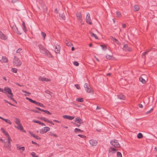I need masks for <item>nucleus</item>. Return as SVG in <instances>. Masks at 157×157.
<instances>
[{
    "label": "nucleus",
    "instance_id": "1",
    "mask_svg": "<svg viewBox=\"0 0 157 157\" xmlns=\"http://www.w3.org/2000/svg\"><path fill=\"white\" fill-rule=\"evenodd\" d=\"M39 48L40 52L43 54H45L46 56L50 58L53 57L51 53L49 51L45 48L43 45L41 44L39 45Z\"/></svg>",
    "mask_w": 157,
    "mask_h": 157
},
{
    "label": "nucleus",
    "instance_id": "2",
    "mask_svg": "<svg viewBox=\"0 0 157 157\" xmlns=\"http://www.w3.org/2000/svg\"><path fill=\"white\" fill-rule=\"evenodd\" d=\"M7 90L6 93H7L8 94L10 95H7L8 98H10L11 100L14 101L16 104H17V102L13 97L14 95L13 94L12 92V90L9 87Z\"/></svg>",
    "mask_w": 157,
    "mask_h": 157
},
{
    "label": "nucleus",
    "instance_id": "3",
    "mask_svg": "<svg viewBox=\"0 0 157 157\" xmlns=\"http://www.w3.org/2000/svg\"><path fill=\"white\" fill-rule=\"evenodd\" d=\"M14 59L13 62L14 65L16 67H20L21 64V61L16 56L14 57Z\"/></svg>",
    "mask_w": 157,
    "mask_h": 157
},
{
    "label": "nucleus",
    "instance_id": "4",
    "mask_svg": "<svg viewBox=\"0 0 157 157\" xmlns=\"http://www.w3.org/2000/svg\"><path fill=\"white\" fill-rule=\"evenodd\" d=\"M26 99L27 100L29 101L30 102H31L32 103H33L34 104H35L37 105H38L40 107H43L44 108V107H45L44 105L42 103L37 102L33 100H32V99H31L30 98H29L28 97H26Z\"/></svg>",
    "mask_w": 157,
    "mask_h": 157
},
{
    "label": "nucleus",
    "instance_id": "5",
    "mask_svg": "<svg viewBox=\"0 0 157 157\" xmlns=\"http://www.w3.org/2000/svg\"><path fill=\"white\" fill-rule=\"evenodd\" d=\"M38 2L40 6L42 8V9L43 11H47V8L44 2L42 0H39Z\"/></svg>",
    "mask_w": 157,
    "mask_h": 157
},
{
    "label": "nucleus",
    "instance_id": "6",
    "mask_svg": "<svg viewBox=\"0 0 157 157\" xmlns=\"http://www.w3.org/2000/svg\"><path fill=\"white\" fill-rule=\"evenodd\" d=\"M110 143L111 145L115 147H120V145L118 141L115 139L112 140L110 142Z\"/></svg>",
    "mask_w": 157,
    "mask_h": 157
},
{
    "label": "nucleus",
    "instance_id": "7",
    "mask_svg": "<svg viewBox=\"0 0 157 157\" xmlns=\"http://www.w3.org/2000/svg\"><path fill=\"white\" fill-rule=\"evenodd\" d=\"M50 129V128L48 127H45L42 128L40 130V133L43 134L49 131Z\"/></svg>",
    "mask_w": 157,
    "mask_h": 157
},
{
    "label": "nucleus",
    "instance_id": "8",
    "mask_svg": "<svg viewBox=\"0 0 157 157\" xmlns=\"http://www.w3.org/2000/svg\"><path fill=\"white\" fill-rule=\"evenodd\" d=\"M86 21L88 24L90 25H91L92 24L91 21L90 14L89 13H88L86 15Z\"/></svg>",
    "mask_w": 157,
    "mask_h": 157
},
{
    "label": "nucleus",
    "instance_id": "9",
    "mask_svg": "<svg viewBox=\"0 0 157 157\" xmlns=\"http://www.w3.org/2000/svg\"><path fill=\"white\" fill-rule=\"evenodd\" d=\"M89 86H90L88 83H85L84 85V87L88 93L91 92L92 91L91 89L89 87Z\"/></svg>",
    "mask_w": 157,
    "mask_h": 157
},
{
    "label": "nucleus",
    "instance_id": "10",
    "mask_svg": "<svg viewBox=\"0 0 157 157\" xmlns=\"http://www.w3.org/2000/svg\"><path fill=\"white\" fill-rule=\"evenodd\" d=\"M7 36L0 30V39L2 40H5L7 39Z\"/></svg>",
    "mask_w": 157,
    "mask_h": 157
},
{
    "label": "nucleus",
    "instance_id": "11",
    "mask_svg": "<svg viewBox=\"0 0 157 157\" xmlns=\"http://www.w3.org/2000/svg\"><path fill=\"white\" fill-rule=\"evenodd\" d=\"M90 143L92 146H96L97 144V141L94 140H90Z\"/></svg>",
    "mask_w": 157,
    "mask_h": 157
},
{
    "label": "nucleus",
    "instance_id": "12",
    "mask_svg": "<svg viewBox=\"0 0 157 157\" xmlns=\"http://www.w3.org/2000/svg\"><path fill=\"white\" fill-rule=\"evenodd\" d=\"M123 49L125 51H127L129 52L132 51V49L130 47H128L127 44H124V45Z\"/></svg>",
    "mask_w": 157,
    "mask_h": 157
},
{
    "label": "nucleus",
    "instance_id": "13",
    "mask_svg": "<svg viewBox=\"0 0 157 157\" xmlns=\"http://www.w3.org/2000/svg\"><path fill=\"white\" fill-rule=\"evenodd\" d=\"M110 39L113 42L117 43L118 45H120L121 44V43L118 41V40L115 38L113 36H111Z\"/></svg>",
    "mask_w": 157,
    "mask_h": 157
},
{
    "label": "nucleus",
    "instance_id": "14",
    "mask_svg": "<svg viewBox=\"0 0 157 157\" xmlns=\"http://www.w3.org/2000/svg\"><path fill=\"white\" fill-rule=\"evenodd\" d=\"M74 121L75 122L79 124H82L83 123L82 120L80 117L75 118Z\"/></svg>",
    "mask_w": 157,
    "mask_h": 157
},
{
    "label": "nucleus",
    "instance_id": "15",
    "mask_svg": "<svg viewBox=\"0 0 157 157\" xmlns=\"http://www.w3.org/2000/svg\"><path fill=\"white\" fill-rule=\"evenodd\" d=\"M63 117L65 119H68L69 120H72L74 118V117L70 116L68 115H63Z\"/></svg>",
    "mask_w": 157,
    "mask_h": 157
},
{
    "label": "nucleus",
    "instance_id": "16",
    "mask_svg": "<svg viewBox=\"0 0 157 157\" xmlns=\"http://www.w3.org/2000/svg\"><path fill=\"white\" fill-rule=\"evenodd\" d=\"M117 98L121 100H124L125 99V96L122 94H120L117 95Z\"/></svg>",
    "mask_w": 157,
    "mask_h": 157
},
{
    "label": "nucleus",
    "instance_id": "17",
    "mask_svg": "<svg viewBox=\"0 0 157 157\" xmlns=\"http://www.w3.org/2000/svg\"><path fill=\"white\" fill-rule=\"evenodd\" d=\"M39 79H40L41 81L43 82H50L51 81V80L50 79H48L47 78L43 77H40L39 78Z\"/></svg>",
    "mask_w": 157,
    "mask_h": 157
},
{
    "label": "nucleus",
    "instance_id": "18",
    "mask_svg": "<svg viewBox=\"0 0 157 157\" xmlns=\"http://www.w3.org/2000/svg\"><path fill=\"white\" fill-rule=\"evenodd\" d=\"M18 125V127H17L18 129L24 132H26V131L24 130L21 124H19Z\"/></svg>",
    "mask_w": 157,
    "mask_h": 157
},
{
    "label": "nucleus",
    "instance_id": "19",
    "mask_svg": "<svg viewBox=\"0 0 157 157\" xmlns=\"http://www.w3.org/2000/svg\"><path fill=\"white\" fill-rule=\"evenodd\" d=\"M76 16L78 19L79 20L82 19V15L80 12H77L76 13Z\"/></svg>",
    "mask_w": 157,
    "mask_h": 157
},
{
    "label": "nucleus",
    "instance_id": "20",
    "mask_svg": "<svg viewBox=\"0 0 157 157\" xmlns=\"http://www.w3.org/2000/svg\"><path fill=\"white\" fill-rule=\"evenodd\" d=\"M33 121L34 123H38L39 124L41 125L42 126H45V125L44 123L41 122L39 121L35 120H33Z\"/></svg>",
    "mask_w": 157,
    "mask_h": 157
},
{
    "label": "nucleus",
    "instance_id": "21",
    "mask_svg": "<svg viewBox=\"0 0 157 157\" xmlns=\"http://www.w3.org/2000/svg\"><path fill=\"white\" fill-rule=\"evenodd\" d=\"M60 47L59 45H57L55 49V52L56 53H59L60 52Z\"/></svg>",
    "mask_w": 157,
    "mask_h": 157
},
{
    "label": "nucleus",
    "instance_id": "22",
    "mask_svg": "<svg viewBox=\"0 0 157 157\" xmlns=\"http://www.w3.org/2000/svg\"><path fill=\"white\" fill-rule=\"evenodd\" d=\"M9 87H5L4 88V90L0 88V91L6 94L7 90V89Z\"/></svg>",
    "mask_w": 157,
    "mask_h": 157
},
{
    "label": "nucleus",
    "instance_id": "23",
    "mask_svg": "<svg viewBox=\"0 0 157 157\" xmlns=\"http://www.w3.org/2000/svg\"><path fill=\"white\" fill-rule=\"evenodd\" d=\"M22 25L23 26V29L24 31L26 33V31H27L25 23L24 21L22 22Z\"/></svg>",
    "mask_w": 157,
    "mask_h": 157
},
{
    "label": "nucleus",
    "instance_id": "24",
    "mask_svg": "<svg viewBox=\"0 0 157 157\" xmlns=\"http://www.w3.org/2000/svg\"><path fill=\"white\" fill-rule=\"evenodd\" d=\"M140 9V8L138 5H136L134 6V11H139Z\"/></svg>",
    "mask_w": 157,
    "mask_h": 157
},
{
    "label": "nucleus",
    "instance_id": "25",
    "mask_svg": "<svg viewBox=\"0 0 157 157\" xmlns=\"http://www.w3.org/2000/svg\"><path fill=\"white\" fill-rule=\"evenodd\" d=\"M152 48H151L149 49H148L147 50V51H145V52H144L142 56H145L150 51L152 50Z\"/></svg>",
    "mask_w": 157,
    "mask_h": 157
},
{
    "label": "nucleus",
    "instance_id": "26",
    "mask_svg": "<svg viewBox=\"0 0 157 157\" xmlns=\"http://www.w3.org/2000/svg\"><path fill=\"white\" fill-rule=\"evenodd\" d=\"M59 16L60 17H61L63 20H65V16L64 13H59Z\"/></svg>",
    "mask_w": 157,
    "mask_h": 157
},
{
    "label": "nucleus",
    "instance_id": "27",
    "mask_svg": "<svg viewBox=\"0 0 157 157\" xmlns=\"http://www.w3.org/2000/svg\"><path fill=\"white\" fill-rule=\"evenodd\" d=\"M2 62L5 63L7 62V59L5 56H2Z\"/></svg>",
    "mask_w": 157,
    "mask_h": 157
},
{
    "label": "nucleus",
    "instance_id": "28",
    "mask_svg": "<svg viewBox=\"0 0 157 157\" xmlns=\"http://www.w3.org/2000/svg\"><path fill=\"white\" fill-rule=\"evenodd\" d=\"M76 100L79 102H82L83 101V99L82 98H78L76 99Z\"/></svg>",
    "mask_w": 157,
    "mask_h": 157
},
{
    "label": "nucleus",
    "instance_id": "29",
    "mask_svg": "<svg viewBox=\"0 0 157 157\" xmlns=\"http://www.w3.org/2000/svg\"><path fill=\"white\" fill-rule=\"evenodd\" d=\"M139 81L143 84H144L146 82L145 80L142 77H141L139 78Z\"/></svg>",
    "mask_w": 157,
    "mask_h": 157
},
{
    "label": "nucleus",
    "instance_id": "30",
    "mask_svg": "<svg viewBox=\"0 0 157 157\" xmlns=\"http://www.w3.org/2000/svg\"><path fill=\"white\" fill-rule=\"evenodd\" d=\"M48 135L50 136H53L55 137H57L58 136L55 134H54L52 132H49L48 133Z\"/></svg>",
    "mask_w": 157,
    "mask_h": 157
},
{
    "label": "nucleus",
    "instance_id": "31",
    "mask_svg": "<svg viewBox=\"0 0 157 157\" xmlns=\"http://www.w3.org/2000/svg\"><path fill=\"white\" fill-rule=\"evenodd\" d=\"M39 119H41V120L43 121H44L45 122H48V120L47 118H45V117H39Z\"/></svg>",
    "mask_w": 157,
    "mask_h": 157
},
{
    "label": "nucleus",
    "instance_id": "32",
    "mask_svg": "<svg viewBox=\"0 0 157 157\" xmlns=\"http://www.w3.org/2000/svg\"><path fill=\"white\" fill-rule=\"evenodd\" d=\"M74 132H75L77 133L79 132H83V131L82 130H81L80 129L76 128L75 129Z\"/></svg>",
    "mask_w": 157,
    "mask_h": 157
},
{
    "label": "nucleus",
    "instance_id": "33",
    "mask_svg": "<svg viewBox=\"0 0 157 157\" xmlns=\"http://www.w3.org/2000/svg\"><path fill=\"white\" fill-rule=\"evenodd\" d=\"M92 37H94L96 39H98V37L94 33L91 32L90 33Z\"/></svg>",
    "mask_w": 157,
    "mask_h": 157
},
{
    "label": "nucleus",
    "instance_id": "34",
    "mask_svg": "<svg viewBox=\"0 0 157 157\" xmlns=\"http://www.w3.org/2000/svg\"><path fill=\"white\" fill-rule=\"evenodd\" d=\"M16 27V29H14V31L16 33H17L18 34H19L20 35H21L22 33H20L19 31L18 30V29L17 27Z\"/></svg>",
    "mask_w": 157,
    "mask_h": 157
},
{
    "label": "nucleus",
    "instance_id": "35",
    "mask_svg": "<svg viewBox=\"0 0 157 157\" xmlns=\"http://www.w3.org/2000/svg\"><path fill=\"white\" fill-rule=\"evenodd\" d=\"M137 137L138 139H141L143 138V135L141 133H139L137 135Z\"/></svg>",
    "mask_w": 157,
    "mask_h": 157
},
{
    "label": "nucleus",
    "instance_id": "36",
    "mask_svg": "<svg viewBox=\"0 0 157 157\" xmlns=\"http://www.w3.org/2000/svg\"><path fill=\"white\" fill-rule=\"evenodd\" d=\"M3 121H5L6 123H8L10 124H12L11 122L10 121V120H8L7 119H4Z\"/></svg>",
    "mask_w": 157,
    "mask_h": 157
},
{
    "label": "nucleus",
    "instance_id": "37",
    "mask_svg": "<svg viewBox=\"0 0 157 157\" xmlns=\"http://www.w3.org/2000/svg\"><path fill=\"white\" fill-rule=\"evenodd\" d=\"M19 146V145L18 144H17V148H18V150H21V149L22 150V151H24L25 150V147H18V146Z\"/></svg>",
    "mask_w": 157,
    "mask_h": 157
},
{
    "label": "nucleus",
    "instance_id": "38",
    "mask_svg": "<svg viewBox=\"0 0 157 157\" xmlns=\"http://www.w3.org/2000/svg\"><path fill=\"white\" fill-rule=\"evenodd\" d=\"M16 121H15V123L17 125H18L19 124H21L20 123V121L18 118H16Z\"/></svg>",
    "mask_w": 157,
    "mask_h": 157
},
{
    "label": "nucleus",
    "instance_id": "39",
    "mask_svg": "<svg viewBox=\"0 0 157 157\" xmlns=\"http://www.w3.org/2000/svg\"><path fill=\"white\" fill-rule=\"evenodd\" d=\"M42 112H44L45 113L48 114V115H51V113L49 111L47 110H44L43 109V110H42Z\"/></svg>",
    "mask_w": 157,
    "mask_h": 157
},
{
    "label": "nucleus",
    "instance_id": "40",
    "mask_svg": "<svg viewBox=\"0 0 157 157\" xmlns=\"http://www.w3.org/2000/svg\"><path fill=\"white\" fill-rule=\"evenodd\" d=\"M2 132L6 137L9 136V135L6 131L5 130H4L3 131H2Z\"/></svg>",
    "mask_w": 157,
    "mask_h": 157
},
{
    "label": "nucleus",
    "instance_id": "41",
    "mask_svg": "<svg viewBox=\"0 0 157 157\" xmlns=\"http://www.w3.org/2000/svg\"><path fill=\"white\" fill-rule=\"evenodd\" d=\"M31 155L33 157H39L37 155H36V153L34 152H32L31 153Z\"/></svg>",
    "mask_w": 157,
    "mask_h": 157
},
{
    "label": "nucleus",
    "instance_id": "42",
    "mask_svg": "<svg viewBox=\"0 0 157 157\" xmlns=\"http://www.w3.org/2000/svg\"><path fill=\"white\" fill-rule=\"evenodd\" d=\"M41 36L44 37V40L46 35V34L44 32H42L41 33Z\"/></svg>",
    "mask_w": 157,
    "mask_h": 157
},
{
    "label": "nucleus",
    "instance_id": "43",
    "mask_svg": "<svg viewBox=\"0 0 157 157\" xmlns=\"http://www.w3.org/2000/svg\"><path fill=\"white\" fill-rule=\"evenodd\" d=\"M117 156L118 157H122L121 153L119 151L117 152Z\"/></svg>",
    "mask_w": 157,
    "mask_h": 157
},
{
    "label": "nucleus",
    "instance_id": "44",
    "mask_svg": "<svg viewBox=\"0 0 157 157\" xmlns=\"http://www.w3.org/2000/svg\"><path fill=\"white\" fill-rule=\"evenodd\" d=\"M12 71L15 73H16L17 72V69L16 68H12L11 69Z\"/></svg>",
    "mask_w": 157,
    "mask_h": 157
},
{
    "label": "nucleus",
    "instance_id": "45",
    "mask_svg": "<svg viewBox=\"0 0 157 157\" xmlns=\"http://www.w3.org/2000/svg\"><path fill=\"white\" fill-rule=\"evenodd\" d=\"M116 14L117 17H120L121 15V12L119 11H117L116 12Z\"/></svg>",
    "mask_w": 157,
    "mask_h": 157
},
{
    "label": "nucleus",
    "instance_id": "46",
    "mask_svg": "<svg viewBox=\"0 0 157 157\" xmlns=\"http://www.w3.org/2000/svg\"><path fill=\"white\" fill-rule=\"evenodd\" d=\"M8 145L7 146H6V147L8 148H10L11 146L10 141H8Z\"/></svg>",
    "mask_w": 157,
    "mask_h": 157
},
{
    "label": "nucleus",
    "instance_id": "47",
    "mask_svg": "<svg viewBox=\"0 0 157 157\" xmlns=\"http://www.w3.org/2000/svg\"><path fill=\"white\" fill-rule=\"evenodd\" d=\"M66 43L67 44V45L68 46H71L72 45V44L70 42H68L67 41V42H66Z\"/></svg>",
    "mask_w": 157,
    "mask_h": 157
},
{
    "label": "nucleus",
    "instance_id": "48",
    "mask_svg": "<svg viewBox=\"0 0 157 157\" xmlns=\"http://www.w3.org/2000/svg\"><path fill=\"white\" fill-rule=\"evenodd\" d=\"M106 57L107 59H110L112 58V56L109 55H107L106 56Z\"/></svg>",
    "mask_w": 157,
    "mask_h": 157
},
{
    "label": "nucleus",
    "instance_id": "49",
    "mask_svg": "<svg viewBox=\"0 0 157 157\" xmlns=\"http://www.w3.org/2000/svg\"><path fill=\"white\" fill-rule=\"evenodd\" d=\"M29 133L32 136H33L34 138H35L36 135L34 134L33 133L31 132H30Z\"/></svg>",
    "mask_w": 157,
    "mask_h": 157
},
{
    "label": "nucleus",
    "instance_id": "50",
    "mask_svg": "<svg viewBox=\"0 0 157 157\" xmlns=\"http://www.w3.org/2000/svg\"><path fill=\"white\" fill-rule=\"evenodd\" d=\"M73 64L76 66H78L79 65V63L77 61H74L73 62Z\"/></svg>",
    "mask_w": 157,
    "mask_h": 157
},
{
    "label": "nucleus",
    "instance_id": "51",
    "mask_svg": "<svg viewBox=\"0 0 157 157\" xmlns=\"http://www.w3.org/2000/svg\"><path fill=\"white\" fill-rule=\"evenodd\" d=\"M153 110V109L152 108L150 110H149L148 111H147L146 112V114H149V113H151Z\"/></svg>",
    "mask_w": 157,
    "mask_h": 157
},
{
    "label": "nucleus",
    "instance_id": "52",
    "mask_svg": "<svg viewBox=\"0 0 157 157\" xmlns=\"http://www.w3.org/2000/svg\"><path fill=\"white\" fill-rule=\"evenodd\" d=\"M32 143L33 144H35L37 146H38V147H39L40 146V145L39 144H38L37 143H36L32 141Z\"/></svg>",
    "mask_w": 157,
    "mask_h": 157
},
{
    "label": "nucleus",
    "instance_id": "53",
    "mask_svg": "<svg viewBox=\"0 0 157 157\" xmlns=\"http://www.w3.org/2000/svg\"><path fill=\"white\" fill-rule=\"evenodd\" d=\"M101 47V48L103 49H105L107 48V47L105 45H100Z\"/></svg>",
    "mask_w": 157,
    "mask_h": 157
},
{
    "label": "nucleus",
    "instance_id": "54",
    "mask_svg": "<svg viewBox=\"0 0 157 157\" xmlns=\"http://www.w3.org/2000/svg\"><path fill=\"white\" fill-rule=\"evenodd\" d=\"M78 136L82 138H85L86 137L85 136L80 134L78 135Z\"/></svg>",
    "mask_w": 157,
    "mask_h": 157
},
{
    "label": "nucleus",
    "instance_id": "55",
    "mask_svg": "<svg viewBox=\"0 0 157 157\" xmlns=\"http://www.w3.org/2000/svg\"><path fill=\"white\" fill-rule=\"evenodd\" d=\"M21 48H19L16 51V53H20V52L21 50Z\"/></svg>",
    "mask_w": 157,
    "mask_h": 157
},
{
    "label": "nucleus",
    "instance_id": "56",
    "mask_svg": "<svg viewBox=\"0 0 157 157\" xmlns=\"http://www.w3.org/2000/svg\"><path fill=\"white\" fill-rule=\"evenodd\" d=\"M75 86L78 89H79L80 88V86L78 84H76Z\"/></svg>",
    "mask_w": 157,
    "mask_h": 157
},
{
    "label": "nucleus",
    "instance_id": "57",
    "mask_svg": "<svg viewBox=\"0 0 157 157\" xmlns=\"http://www.w3.org/2000/svg\"><path fill=\"white\" fill-rule=\"evenodd\" d=\"M73 123L75 125L78 127H79L80 126V124H77L76 123Z\"/></svg>",
    "mask_w": 157,
    "mask_h": 157
},
{
    "label": "nucleus",
    "instance_id": "58",
    "mask_svg": "<svg viewBox=\"0 0 157 157\" xmlns=\"http://www.w3.org/2000/svg\"><path fill=\"white\" fill-rule=\"evenodd\" d=\"M110 149H111L112 151H114V152H113V153L115 152V151L117 150V149H116L115 148L113 147H110Z\"/></svg>",
    "mask_w": 157,
    "mask_h": 157
},
{
    "label": "nucleus",
    "instance_id": "59",
    "mask_svg": "<svg viewBox=\"0 0 157 157\" xmlns=\"http://www.w3.org/2000/svg\"><path fill=\"white\" fill-rule=\"evenodd\" d=\"M45 92L48 94H50L51 93H52V92L48 90H46L45 91Z\"/></svg>",
    "mask_w": 157,
    "mask_h": 157
},
{
    "label": "nucleus",
    "instance_id": "60",
    "mask_svg": "<svg viewBox=\"0 0 157 157\" xmlns=\"http://www.w3.org/2000/svg\"><path fill=\"white\" fill-rule=\"evenodd\" d=\"M48 123H50L51 124H52L53 125H54V123H53L52 121H49V120H48Z\"/></svg>",
    "mask_w": 157,
    "mask_h": 157
},
{
    "label": "nucleus",
    "instance_id": "61",
    "mask_svg": "<svg viewBox=\"0 0 157 157\" xmlns=\"http://www.w3.org/2000/svg\"><path fill=\"white\" fill-rule=\"evenodd\" d=\"M48 123H50L51 124H52L53 125H54V123H53L52 121H49V120H48Z\"/></svg>",
    "mask_w": 157,
    "mask_h": 157
},
{
    "label": "nucleus",
    "instance_id": "62",
    "mask_svg": "<svg viewBox=\"0 0 157 157\" xmlns=\"http://www.w3.org/2000/svg\"><path fill=\"white\" fill-rule=\"evenodd\" d=\"M35 138L36 139L38 140H40L41 139V138L38 136H36Z\"/></svg>",
    "mask_w": 157,
    "mask_h": 157
},
{
    "label": "nucleus",
    "instance_id": "63",
    "mask_svg": "<svg viewBox=\"0 0 157 157\" xmlns=\"http://www.w3.org/2000/svg\"><path fill=\"white\" fill-rule=\"evenodd\" d=\"M7 140H8V141H11V140H11V138L10 137V136H7Z\"/></svg>",
    "mask_w": 157,
    "mask_h": 157
},
{
    "label": "nucleus",
    "instance_id": "64",
    "mask_svg": "<svg viewBox=\"0 0 157 157\" xmlns=\"http://www.w3.org/2000/svg\"><path fill=\"white\" fill-rule=\"evenodd\" d=\"M138 106H139V107L140 108H142L143 107V106L141 104H139L138 105Z\"/></svg>",
    "mask_w": 157,
    "mask_h": 157
}]
</instances>
